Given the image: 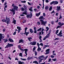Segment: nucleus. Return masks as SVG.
<instances>
[{"mask_svg": "<svg viewBox=\"0 0 64 64\" xmlns=\"http://www.w3.org/2000/svg\"><path fill=\"white\" fill-rule=\"evenodd\" d=\"M10 18H8L7 17H6V20H2V22H6L7 24H9V22H10Z\"/></svg>", "mask_w": 64, "mask_h": 64, "instance_id": "nucleus-1", "label": "nucleus"}, {"mask_svg": "<svg viewBox=\"0 0 64 64\" xmlns=\"http://www.w3.org/2000/svg\"><path fill=\"white\" fill-rule=\"evenodd\" d=\"M58 24L59 25H60V26H57L56 29H57L58 28H60L61 26H62L63 25H64V23H61V22H60L58 23Z\"/></svg>", "mask_w": 64, "mask_h": 64, "instance_id": "nucleus-2", "label": "nucleus"}, {"mask_svg": "<svg viewBox=\"0 0 64 64\" xmlns=\"http://www.w3.org/2000/svg\"><path fill=\"white\" fill-rule=\"evenodd\" d=\"M54 4V5H56L58 4V2L57 1H54L50 3V5H52V4Z\"/></svg>", "mask_w": 64, "mask_h": 64, "instance_id": "nucleus-3", "label": "nucleus"}, {"mask_svg": "<svg viewBox=\"0 0 64 64\" xmlns=\"http://www.w3.org/2000/svg\"><path fill=\"white\" fill-rule=\"evenodd\" d=\"M40 21H41V23L43 25H44V26H45V24L46 23H47V22L46 21H44L43 20H40Z\"/></svg>", "mask_w": 64, "mask_h": 64, "instance_id": "nucleus-4", "label": "nucleus"}, {"mask_svg": "<svg viewBox=\"0 0 64 64\" xmlns=\"http://www.w3.org/2000/svg\"><path fill=\"white\" fill-rule=\"evenodd\" d=\"M11 46H13V44H10L9 43H8V45H6V46L5 47V48L10 47Z\"/></svg>", "mask_w": 64, "mask_h": 64, "instance_id": "nucleus-5", "label": "nucleus"}, {"mask_svg": "<svg viewBox=\"0 0 64 64\" xmlns=\"http://www.w3.org/2000/svg\"><path fill=\"white\" fill-rule=\"evenodd\" d=\"M38 19L39 20H40H40H44V19H45V18H44L43 16H42L40 17L39 18H38Z\"/></svg>", "mask_w": 64, "mask_h": 64, "instance_id": "nucleus-6", "label": "nucleus"}, {"mask_svg": "<svg viewBox=\"0 0 64 64\" xmlns=\"http://www.w3.org/2000/svg\"><path fill=\"white\" fill-rule=\"evenodd\" d=\"M62 34H63L62 33V30H61L60 32V33L58 34H57V35L58 36H60V37H62Z\"/></svg>", "mask_w": 64, "mask_h": 64, "instance_id": "nucleus-7", "label": "nucleus"}, {"mask_svg": "<svg viewBox=\"0 0 64 64\" xmlns=\"http://www.w3.org/2000/svg\"><path fill=\"white\" fill-rule=\"evenodd\" d=\"M36 42H31L30 43V45H36Z\"/></svg>", "mask_w": 64, "mask_h": 64, "instance_id": "nucleus-8", "label": "nucleus"}, {"mask_svg": "<svg viewBox=\"0 0 64 64\" xmlns=\"http://www.w3.org/2000/svg\"><path fill=\"white\" fill-rule=\"evenodd\" d=\"M61 6H57L56 9V10H57V11H60L61 10V9L60 8V7Z\"/></svg>", "mask_w": 64, "mask_h": 64, "instance_id": "nucleus-9", "label": "nucleus"}, {"mask_svg": "<svg viewBox=\"0 0 64 64\" xmlns=\"http://www.w3.org/2000/svg\"><path fill=\"white\" fill-rule=\"evenodd\" d=\"M24 51H25L24 53L26 54V56L27 55V51H28V49H24Z\"/></svg>", "mask_w": 64, "mask_h": 64, "instance_id": "nucleus-10", "label": "nucleus"}, {"mask_svg": "<svg viewBox=\"0 0 64 64\" xmlns=\"http://www.w3.org/2000/svg\"><path fill=\"white\" fill-rule=\"evenodd\" d=\"M10 11H11L12 12H14L15 11V10H15V8H12V9L11 10V9H10L9 10Z\"/></svg>", "mask_w": 64, "mask_h": 64, "instance_id": "nucleus-11", "label": "nucleus"}, {"mask_svg": "<svg viewBox=\"0 0 64 64\" xmlns=\"http://www.w3.org/2000/svg\"><path fill=\"white\" fill-rule=\"evenodd\" d=\"M42 58H44H44H45V56H39L38 58V59L40 60Z\"/></svg>", "mask_w": 64, "mask_h": 64, "instance_id": "nucleus-12", "label": "nucleus"}, {"mask_svg": "<svg viewBox=\"0 0 64 64\" xmlns=\"http://www.w3.org/2000/svg\"><path fill=\"white\" fill-rule=\"evenodd\" d=\"M8 40L10 42H14V41L11 38H9L8 39Z\"/></svg>", "mask_w": 64, "mask_h": 64, "instance_id": "nucleus-13", "label": "nucleus"}, {"mask_svg": "<svg viewBox=\"0 0 64 64\" xmlns=\"http://www.w3.org/2000/svg\"><path fill=\"white\" fill-rule=\"evenodd\" d=\"M40 13H41V12H40L39 13H38V14H36V16H37L38 17V16H39V15H40Z\"/></svg>", "mask_w": 64, "mask_h": 64, "instance_id": "nucleus-14", "label": "nucleus"}, {"mask_svg": "<svg viewBox=\"0 0 64 64\" xmlns=\"http://www.w3.org/2000/svg\"><path fill=\"white\" fill-rule=\"evenodd\" d=\"M50 33H49L48 34H47L45 36V37H46V38H48V37H49V35L50 34Z\"/></svg>", "mask_w": 64, "mask_h": 64, "instance_id": "nucleus-15", "label": "nucleus"}, {"mask_svg": "<svg viewBox=\"0 0 64 64\" xmlns=\"http://www.w3.org/2000/svg\"><path fill=\"white\" fill-rule=\"evenodd\" d=\"M24 62H21L20 61H18V64H24Z\"/></svg>", "mask_w": 64, "mask_h": 64, "instance_id": "nucleus-16", "label": "nucleus"}, {"mask_svg": "<svg viewBox=\"0 0 64 64\" xmlns=\"http://www.w3.org/2000/svg\"><path fill=\"white\" fill-rule=\"evenodd\" d=\"M33 63H35L36 64H38V62L36 60L35 61H34L33 62Z\"/></svg>", "mask_w": 64, "mask_h": 64, "instance_id": "nucleus-17", "label": "nucleus"}, {"mask_svg": "<svg viewBox=\"0 0 64 64\" xmlns=\"http://www.w3.org/2000/svg\"><path fill=\"white\" fill-rule=\"evenodd\" d=\"M30 33H33V30H32V29L30 28Z\"/></svg>", "mask_w": 64, "mask_h": 64, "instance_id": "nucleus-18", "label": "nucleus"}, {"mask_svg": "<svg viewBox=\"0 0 64 64\" xmlns=\"http://www.w3.org/2000/svg\"><path fill=\"white\" fill-rule=\"evenodd\" d=\"M17 29H18V30H22V29L21 28V27H19V26H17Z\"/></svg>", "mask_w": 64, "mask_h": 64, "instance_id": "nucleus-19", "label": "nucleus"}, {"mask_svg": "<svg viewBox=\"0 0 64 64\" xmlns=\"http://www.w3.org/2000/svg\"><path fill=\"white\" fill-rule=\"evenodd\" d=\"M16 20H13L12 22L13 23H14V24H16Z\"/></svg>", "mask_w": 64, "mask_h": 64, "instance_id": "nucleus-20", "label": "nucleus"}, {"mask_svg": "<svg viewBox=\"0 0 64 64\" xmlns=\"http://www.w3.org/2000/svg\"><path fill=\"white\" fill-rule=\"evenodd\" d=\"M22 14H25V15H27V11L24 12H23V13Z\"/></svg>", "mask_w": 64, "mask_h": 64, "instance_id": "nucleus-21", "label": "nucleus"}, {"mask_svg": "<svg viewBox=\"0 0 64 64\" xmlns=\"http://www.w3.org/2000/svg\"><path fill=\"white\" fill-rule=\"evenodd\" d=\"M28 34H29V32H26L24 33V35H25V34H26V36H28Z\"/></svg>", "mask_w": 64, "mask_h": 64, "instance_id": "nucleus-22", "label": "nucleus"}, {"mask_svg": "<svg viewBox=\"0 0 64 64\" xmlns=\"http://www.w3.org/2000/svg\"><path fill=\"white\" fill-rule=\"evenodd\" d=\"M13 8H14L15 9V10H16H16H17L18 9V7L15 6H14V7Z\"/></svg>", "mask_w": 64, "mask_h": 64, "instance_id": "nucleus-23", "label": "nucleus"}, {"mask_svg": "<svg viewBox=\"0 0 64 64\" xmlns=\"http://www.w3.org/2000/svg\"><path fill=\"white\" fill-rule=\"evenodd\" d=\"M23 42V40L21 39V40H19V42L18 43H22Z\"/></svg>", "mask_w": 64, "mask_h": 64, "instance_id": "nucleus-24", "label": "nucleus"}, {"mask_svg": "<svg viewBox=\"0 0 64 64\" xmlns=\"http://www.w3.org/2000/svg\"><path fill=\"white\" fill-rule=\"evenodd\" d=\"M52 6H51L50 7V8L49 9V10L50 11H51V10H52Z\"/></svg>", "mask_w": 64, "mask_h": 64, "instance_id": "nucleus-25", "label": "nucleus"}, {"mask_svg": "<svg viewBox=\"0 0 64 64\" xmlns=\"http://www.w3.org/2000/svg\"><path fill=\"white\" fill-rule=\"evenodd\" d=\"M41 49L40 48L39 46V47H38V49L37 50L38 51H39H39L40 52V51H41Z\"/></svg>", "mask_w": 64, "mask_h": 64, "instance_id": "nucleus-26", "label": "nucleus"}, {"mask_svg": "<svg viewBox=\"0 0 64 64\" xmlns=\"http://www.w3.org/2000/svg\"><path fill=\"white\" fill-rule=\"evenodd\" d=\"M4 43H6V42L8 41V39H7V38L6 39H4Z\"/></svg>", "mask_w": 64, "mask_h": 64, "instance_id": "nucleus-27", "label": "nucleus"}, {"mask_svg": "<svg viewBox=\"0 0 64 64\" xmlns=\"http://www.w3.org/2000/svg\"><path fill=\"white\" fill-rule=\"evenodd\" d=\"M45 9H46V10H48V9H49V7L48 6H46L45 8Z\"/></svg>", "mask_w": 64, "mask_h": 64, "instance_id": "nucleus-28", "label": "nucleus"}, {"mask_svg": "<svg viewBox=\"0 0 64 64\" xmlns=\"http://www.w3.org/2000/svg\"><path fill=\"white\" fill-rule=\"evenodd\" d=\"M28 39L29 40V41L31 42V40L32 39V38H31V37H30V38H28Z\"/></svg>", "mask_w": 64, "mask_h": 64, "instance_id": "nucleus-29", "label": "nucleus"}, {"mask_svg": "<svg viewBox=\"0 0 64 64\" xmlns=\"http://www.w3.org/2000/svg\"><path fill=\"white\" fill-rule=\"evenodd\" d=\"M41 30H42V28H40L39 29L37 30V31H41Z\"/></svg>", "mask_w": 64, "mask_h": 64, "instance_id": "nucleus-30", "label": "nucleus"}, {"mask_svg": "<svg viewBox=\"0 0 64 64\" xmlns=\"http://www.w3.org/2000/svg\"><path fill=\"white\" fill-rule=\"evenodd\" d=\"M32 16V13H30V14L29 15V17H30V18H31Z\"/></svg>", "mask_w": 64, "mask_h": 64, "instance_id": "nucleus-31", "label": "nucleus"}, {"mask_svg": "<svg viewBox=\"0 0 64 64\" xmlns=\"http://www.w3.org/2000/svg\"><path fill=\"white\" fill-rule=\"evenodd\" d=\"M32 7H31L29 9V10H30V11L32 12Z\"/></svg>", "mask_w": 64, "mask_h": 64, "instance_id": "nucleus-32", "label": "nucleus"}, {"mask_svg": "<svg viewBox=\"0 0 64 64\" xmlns=\"http://www.w3.org/2000/svg\"><path fill=\"white\" fill-rule=\"evenodd\" d=\"M35 49H36V47L34 46L33 50V52H34V50H35Z\"/></svg>", "mask_w": 64, "mask_h": 64, "instance_id": "nucleus-33", "label": "nucleus"}, {"mask_svg": "<svg viewBox=\"0 0 64 64\" xmlns=\"http://www.w3.org/2000/svg\"><path fill=\"white\" fill-rule=\"evenodd\" d=\"M33 32L34 33H37V31L36 30H34Z\"/></svg>", "mask_w": 64, "mask_h": 64, "instance_id": "nucleus-34", "label": "nucleus"}, {"mask_svg": "<svg viewBox=\"0 0 64 64\" xmlns=\"http://www.w3.org/2000/svg\"><path fill=\"white\" fill-rule=\"evenodd\" d=\"M21 59L22 60H24V61H26V59H24V58H21Z\"/></svg>", "mask_w": 64, "mask_h": 64, "instance_id": "nucleus-35", "label": "nucleus"}, {"mask_svg": "<svg viewBox=\"0 0 64 64\" xmlns=\"http://www.w3.org/2000/svg\"><path fill=\"white\" fill-rule=\"evenodd\" d=\"M20 50H21V51H22V52H24V50L22 48H20Z\"/></svg>", "mask_w": 64, "mask_h": 64, "instance_id": "nucleus-36", "label": "nucleus"}, {"mask_svg": "<svg viewBox=\"0 0 64 64\" xmlns=\"http://www.w3.org/2000/svg\"><path fill=\"white\" fill-rule=\"evenodd\" d=\"M19 55L20 56L22 57V53H20Z\"/></svg>", "mask_w": 64, "mask_h": 64, "instance_id": "nucleus-37", "label": "nucleus"}, {"mask_svg": "<svg viewBox=\"0 0 64 64\" xmlns=\"http://www.w3.org/2000/svg\"><path fill=\"white\" fill-rule=\"evenodd\" d=\"M59 32V30H57L56 32V34H57V33H58V32Z\"/></svg>", "mask_w": 64, "mask_h": 64, "instance_id": "nucleus-38", "label": "nucleus"}, {"mask_svg": "<svg viewBox=\"0 0 64 64\" xmlns=\"http://www.w3.org/2000/svg\"><path fill=\"white\" fill-rule=\"evenodd\" d=\"M53 13H54V14L55 13V12H54V10H53V11L51 12V14H53Z\"/></svg>", "mask_w": 64, "mask_h": 64, "instance_id": "nucleus-39", "label": "nucleus"}, {"mask_svg": "<svg viewBox=\"0 0 64 64\" xmlns=\"http://www.w3.org/2000/svg\"><path fill=\"white\" fill-rule=\"evenodd\" d=\"M46 28L47 30H46V31H47H47H48V30H49V28H48V27H46Z\"/></svg>", "mask_w": 64, "mask_h": 64, "instance_id": "nucleus-40", "label": "nucleus"}, {"mask_svg": "<svg viewBox=\"0 0 64 64\" xmlns=\"http://www.w3.org/2000/svg\"><path fill=\"white\" fill-rule=\"evenodd\" d=\"M46 52V54H49V53H50V52L49 51H48Z\"/></svg>", "mask_w": 64, "mask_h": 64, "instance_id": "nucleus-41", "label": "nucleus"}, {"mask_svg": "<svg viewBox=\"0 0 64 64\" xmlns=\"http://www.w3.org/2000/svg\"><path fill=\"white\" fill-rule=\"evenodd\" d=\"M39 45H41L42 46H43V43H41Z\"/></svg>", "mask_w": 64, "mask_h": 64, "instance_id": "nucleus-42", "label": "nucleus"}, {"mask_svg": "<svg viewBox=\"0 0 64 64\" xmlns=\"http://www.w3.org/2000/svg\"><path fill=\"white\" fill-rule=\"evenodd\" d=\"M48 56H46L45 58H44V60H46V59H47V58H48Z\"/></svg>", "mask_w": 64, "mask_h": 64, "instance_id": "nucleus-43", "label": "nucleus"}, {"mask_svg": "<svg viewBox=\"0 0 64 64\" xmlns=\"http://www.w3.org/2000/svg\"><path fill=\"white\" fill-rule=\"evenodd\" d=\"M34 54H35V56H37V52H35Z\"/></svg>", "mask_w": 64, "mask_h": 64, "instance_id": "nucleus-44", "label": "nucleus"}, {"mask_svg": "<svg viewBox=\"0 0 64 64\" xmlns=\"http://www.w3.org/2000/svg\"><path fill=\"white\" fill-rule=\"evenodd\" d=\"M62 18V16H61V14H60V18H59V19H60Z\"/></svg>", "mask_w": 64, "mask_h": 64, "instance_id": "nucleus-45", "label": "nucleus"}, {"mask_svg": "<svg viewBox=\"0 0 64 64\" xmlns=\"http://www.w3.org/2000/svg\"><path fill=\"white\" fill-rule=\"evenodd\" d=\"M21 9L22 11H24V8L22 7V8Z\"/></svg>", "mask_w": 64, "mask_h": 64, "instance_id": "nucleus-46", "label": "nucleus"}, {"mask_svg": "<svg viewBox=\"0 0 64 64\" xmlns=\"http://www.w3.org/2000/svg\"><path fill=\"white\" fill-rule=\"evenodd\" d=\"M12 6L13 7H15V6L14 5V4H13L12 5Z\"/></svg>", "mask_w": 64, "mask_h": 64, "instance_id": "nucleus-47", "label": "nucleus"}, {"mask_svg": "<svg viewBox=\"0 0 64 64\" xmlns=\"http://www.w3.org/2000/svg\"><path fill=\"white\" fill-rule=\"evenodd\" d=\"M49 46H48L46 45H45L44 46V47H45L46 48V47H49Z\"/></svg>", "mask_w": 64, "mask_h": 64, "instance_id": "nucleus-48", "label": "nucleus"}, {"mask_svg": "<svg viewBox=\"0 0 64 64\" xmlns=\"http://www.w3.org/2000/svg\"><path fill=\"white\" fill-rule=\"evenodd\" d=\"M39 39L41 40V38H42V36H39Z\"/></svg>", "mask_w": 64, "mask_h": 64, "instance_id": "nucleus-49", "label": "nucleus"}, {"mask_svg": "<svg viewBox=\"0 0 64 64\" xmlns=\"http://www.w3.org/2000/svg\"><path fill=\"white\" fill-rule=\"evenodd\" d=\"M43 16L44 17H45V16H46V14H45V13H43Z\"/></svg>", "mask_w": 64, "mask_h": 64, "instance_id": "nucleus-50", "label": "nucleus"}, {"mask_svg": "<svg viewBox=\"0 0 64 64\" xmlns=\"http://www.w3.org/2000/svg\"><path fill=\"white\" fill-rule=\"evenodd\" d=\"M16 32L15 31L14 33L13 34V35H15L16 34Z\"/></svg>", "mask_w": 64, "mask_h": 64, "instance_id": "nucleus-51", "label": "nucleus"}, {"mask_svg": "<svg viewBox=\"0 0 64 64\" xmlns=\"http://www.w3.org/2000/svg\"><path fill=\"white\" fill-rule=\"evenodd\" d=\"M37 25H40V22H38L37 23Z\"/></svg>", "mask_w": 64, "mask_h": 64, "instance_id": "nucleus-52", "label": "nucleus"}, {"mask_svg": "<svg viewBox=\"0 0 64 64\" xmlns=\"http://www.w3.org/2000/svg\"><path fill=\"white\" fill-rule=\"evenodd\" d=\"M22 3H26V1H21Z\"/></svg>", "mask_w": 64, "mask_h": 64, "instance_id": "nucleus-53", "label": "nucleus"}, {"mask_svg": "<svg viewBox=\"0 0 64 64\" xmlns=\"http://www.w3.org/2000/svg\"><path fill=\"white\" fill-rule=\"evenodd\" d=\"M24 8H25V9H27V8L26 6L25 5H24Z\"/></svg>", "mask_w": 64, "mask_h": 64, "instance_id": "nucleus-54", "label": "nucleus"}, {"mask_svg": "<svg viewBox=\"0 0 64 64\" xmlns=\"http://www.w3.org/2000/svg\"><path fill=\"white\" fill-rule=\"evenodd\" d=\"M60 39L59 38H56V39L54 40H59Z\"/></svg>", "mask_w": 64, "mask_h": 64, "instance_id": "nucleus-55", "label": "nucleus"}, {"mask_svg": "<svg viewBox=\"0 0 64 64\" xmlns=\"http://www.w3.org/2000/svg\"><path fill=\"white\" fill-rule=\"evenodd\" d=\"M49 50H50V49H47V50H46V52H47L48 51H49Z\"/></svg>", "mask_w": 64, "mask_h": 64, "instance_id": "nucleus-56", "label": "nucleus"}, {"mask_svg": "<svg viewBox=\"0 0 64 64\" xmlns=\"http://www.w3.org/2000/svg\"><path fill=\"white\" fill-rule=\"evenodd\" d=\"M26 20H24L23 21H22V23H25V22H26Z\"/></svg>", "mask_w": 64, "mask_h": 64, "instance_id": "nucleus-57", "label": "nucleus"}, {"mask_svg": "<svg viewBox=\"0 0 64 64\" xmlns=\"http://www.w3.org/2000/svg\"><path fill=\"white\" fill-rule=\"evenodd\" d=\"M52 60H53L54 61H56V59H52Z\"/></svg>", "mask_w": 64, "mask_h": 64, "instance_id": "nucleus-58", "label": "nucleus"}, {"mask_svg": "<svg viewBox=\"0 0 64 64\" xmlns=\"http://www.w3.org/2000/svg\"><path fill=\"white\" fill-rule=\"evenodd\" d=\"M18 48L20 49H20H21V46H20L19 45L18 46Z\"/></svg>", "mask_w": 64, "mask_h": 64, "instance_id": "nucleus-59", "label": "nucleus"}, {"mask_svg": "<svg viewBox=\"0 0 64 64\" xmlns=\"http://www.w3.org/2000/svg\"><path fill=\"white\" fill-rule=\"evenodd\" d=\"M46 3H48L49 2V0H46Z\"/></svg>", "mask_w": 64, "mask_h": 64, "instance_id": "nucleus-60", "label": "nucleus"}, {"mask_svg": "<svg viewBox=\"0 0 64 64\" xmlns=\"http://www.w3.org/2000/svg\"><path fill=\"white\" fill-rule=\"evenodd\" d=\"M46 38H47L45 36V37L44 38L43 40H46Z\"/></svg>", "mask_w": 64, "mask_h": 64, "instance_id": "nucleus-61", "label": "nucleus"}, {"mask_svg": "<svg viewBox=\"0 0 64 64\" xmlns=\"http://www.w3.org/2000/svg\"><path fill=\"white\" fill-rule=\"evenodd\" d=\"M51 24L53 25V24H54V22L53 21H52L51 22Z\"/></svg>", "mask_w": 64, "mask_h": 64, "instance_id": "nucleus-62", "label": "nucleus"}, {"mask_svg": "<svg viewBox=\"0 0 64 64\" xmlns=\"http://www.w3.org/2000/svg\"><path fill=\"white\" fill-rule=\"evenodd\" d=\"M51 58H50L48 60V62H50V61H51Z\"/></svg>", "mask_w": 64, "mask_h": 64, "instance_id": "nucleus-63", "label": "nucleus"}, {"mask_svg": "<svg viewBox=\"0 0 64 64\" xmlns=\"http://www.w3.org/2000/svg\"><path fill=\"white\" fill-rule=\"evenodd\" d=\"M50 57L52 58H54V56H51Z\"/></svg>", "mask_w": 64, "mask_h": 64, "instance_id": "nucleus-64", "label": "nucleus"}]
</instances>
